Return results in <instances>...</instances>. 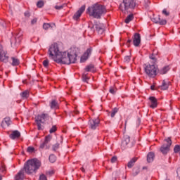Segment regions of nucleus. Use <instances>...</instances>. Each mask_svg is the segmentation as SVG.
<instances>
[{"label": "nucleus", "mask_w": 180, "mask_h": 180, "mask_svg": "<svg viewBox=\"0 0 180 180\" xmlns=\"http://www.w3.org/2000/svg\"><path fill=\"white\" fill-rule=\"evenodd\" d=\"M41 167V162L37 159H31L27 160L22 169L15 175V180L25 179V172L27 175H32V174H36L37 169Z\"/></svg>", "instance_id": "obj_1"}, {"label": "nucleus", "mask_w": 180, "mask_h": 180, "mask_svg": "<svg viewBox=\"0 0 180 180\" xmlns=\"http://www.w3.org/2000/svg\"><path fill=\"white\" fill-rule=\"evenodd\" d=\"M86 13L95 19H101L106 13V8L99 4H95L88 7Z\"/></svg>", "instance_id": "obj_2"}, {"label": "nucleus", "mask_w": 180, "mask_h": 180, "mask_svg": "<svg viewBox=\"0 0 180 180\" xmlns=\"http://www.w3.org/2000/svg\"><path fill=\"white\" fill-rule=\"evenodd\" d=\"M64 52L60 51V47L58 46V44L53 43L52 44L48 50V54L49 58L56 61V63H58V60L63 58V53Z\"/></svg>", "instance_id": "obj_3"}, {"label": "nucleus", "mask_w": 180, "mask_h": 180, "mask_svg": "<svg viewBox=\"0 0 180 180\" xmlns=\"http://www.w3.org/2000/svg\"><path fill=\"white\" fill-rule=\"evenodd\" d=\"M77 61V53H70L64 51L62 55V59L58 60V64H74Z\"/></svg>", "instance_id": "obj_4"}, {"label": "nucleus", "mask_w": 180, "mask_h": 180, "mask_svg": "<svg viewBox=\"0 0 180 180\" xmlns=\"http://www.w3.org/2000/svg\"><path fill=\"white\" fill-rule=\"evenodd\" d=\"M136 1L137 0H123L119 8L122 12H126L128 9H134L137 5Z\"/></svg>", "instance_id": "obj_5"}, {"label": "nucleus", "mask_w": 180, "mask_h": 180, "mask_svg": "<svg viewBox=\"0 0 180 180\" xmlns=\"http://www.w3.org/2000/svg\"><path fill=\"white\" fill-rule=\"evenodd\" d=\"M157 67L155 65L146 64L144 65V71L150 78H155L157 77Z\"/></svg>", "instance_id": "obj_6"}, {"label": "nucleus", "mask_w": 180, "mask_h": 180, "mask_svg": "<svg viewBox=\"0 0 180 180\" xmlns=\"http://www.w3.org/2000/svg\"><path fill=\"white\" fill-rule=\"evenodd\" d=\"M49 117V115L47 114H41L35 117V123L37 126L38 130H43L44 129V122H46V119Z\"/></svg>", "instance_id": "obj_7"}, {"label": "nucleus", "mask_w": 180, "mask_h": 180, "mask_svg": "<svg viewBox=\"0 0 180 180\" xmlns=\"http://www.w3.org/2000/svg\"><path fill=\"white\" fill-rule=\"evenodd\" d=\"M172 144V141L171 140V138H167L164 140V143L160 148V152L163 153L165 155V154H167L169 151V148L171 147V145Z\"/></svg>", "instance_id": "obj_8"}, {"label": "nucleus", "mask_w": 180, "mask_h": 180, "mask_svg": "<svg viewBox=\"0 0 180 180\" xmlns=\"http://www.w3.org/2000/svg\"><path fill=\"white\" fill-rule=\"evenodd\" d=\"M95 30L98 34H103V33H105V25L96 22L91 27V30Z\"/></svg>", "instance_id": "obj_9"}, {"label": "nucleus", "mask_w": 180, "mask_h": 180, "mask_svg": "<svg viewBox=\"0 0 180 180\" xmlns=\"http://www.w3.org/2000/svg\"><path fill=\"white\" fill-rule=\"evenodd\" d=\"M100 123H101V120L99 119V117H96L89 120V126L90 129H91L92 130H96V127L99 126Z\"/></svg>", "instance_id": "obj_10"}, {"label": "nucleus", "mask_w": 180, "mask_h": 180, "mask_svg": "<svg viewBox=\"0 0 180 180\" xmlns=\"http://www.w3.org/2000/svg\"><path fill=\"white\" fill-rule=\"evenodd\" d=\"M8 60H9V56L5 51H4V48L2 45H0V61H3V63H8Z\"/></svg>", "instance_id": "obj_11"}, {"label": "nucleus", "mask_w": 180, "mask_h": 180, "mask_svg": "<svg viewBox=\"0 0 180 180\" xmlns=\"http://www.w3.org/2000/svg\"><path fill=\"white\" fill-rule=\"evenodd\" d=\"M133 43L135 47H139V46H140V43H141V36L140 35V34L135 33L134 36Z\"/></svg>", "instance_id": "obj_12"}, {"label": "nucleus", "mask_w": 180, "mask_h": 180, "mask_svg": "<svg viewBox=\"0 0 180 180\" xmlns=\"http://www.w3.org/2000/svg\"><path fill=\"white\" fill-rule=\"evenodd\" d=\"M171 82L168 79H165L162 82V85L160 86V89L163 91H167L171 88Z\"/></svg>", "instance_id": "obj_13"}, {"label": "nucleus", "mask_w": 180, "mask_h": 180, "mask_svg": "<svg viewBox=\"0 0 180 180\" xmlns=\"http://www.w3.org/2000/svg\"><path fill=\"white\" fill-rule=\"evenodd\" d=\"M85 11V6H82L74 15L73 16V19H75V20H78V19H79V18L81 17V15H82V13H84V11Z\"/></svg>", "instance_id": "obj_14"}, {"label": "nucleus", "mask_w": 180, "mask_h": 180, "mask_svg": "<svg viewBox=\"0 0 180 180\" xmlns=\"http://www.w3.org/2000/svg\"><path fill=\"white\" fill-rule=\"evenodd\" d=\"M149 101L150 102V108L152 109H155L157 106H158V100L155 96H150L149 97Z\"/></svg>", "instance_id": "obj_15"}, {"label": "nucleus", "mask_w": 180, "mask_h": 180, "mask_svg": "<svg viewBox=\"0 0 180 180\" xmlns=\"http://www.w3.org/2000/svg\"><path fill=\"white\" fill-rule=\"evenodd\" d=\"M51 141V136L48 135L45 137L44 141L40 145V148H44L46 147V149L50 148V146H47L48 143H50Z\"/></svg>", "instance_id": "obj_16"}, {"label": "nucleus", "mask_w": 180, "mask_h": 180, "mask_svg": "<svg viewBox=\"0 0 180 180\" xmlns=\"http://www.w3.org/2000/svg\"><path fill=\"white\" fill-rule=\"evenodd\" d=\"M91 54H92V48H89L81 58V62L84 63V61H86Z\"/></svg>", "instance_id": "obj_17"}, {"label": "nucleus", "mask_w": 180, "mask_h": 180, "mask_svg": "<svg viewBox=\"0 0 180 180\" xmlns=\"http://www.w3.org/2000/svg\"><path fill=\"white\" fill-rule=\"evenodd\" d=\"M11 140H16V139L20 138V132L18 130L12 131L11 134L9 135Z\"/></svg>", "instance_id": "obj_18"}, {"label": "nucleus", "mask_w": 180, "mask_h": 180, "mask_svg": "<svg viewBox=\"0 0 180 180\" xmlns=\"http://www.w3.org/2000/svg\"><path fill=\"white\" fill-rule=\"evenodd\" d=\"M152 21H153L154 23H158L161 25H167V20H161V18H160V16L153 18Z\"/></svg>", "instance_id": "obj_19"}, {"label": "nucleus", "mask_w": 180, "mask_h": 180, "mask_svg": "<svg viewBox=\"0 0 180 180\" xmlns=\"http://www.w3.org/2000/svg\"><path fill=\"white\" fill-rule=\"evenodd\" d=\"M11 123H12V121H11L10 117H6L1 122V127H6L11 126Z\"/></svg>", "instance_id": "obj_20"}, {"label": "nucleus", "mask_w": 180, "mask_h": 180, "mask_svg": "<svg viewBox=\"0 0 180 180\" xmlns=\"http://www.w3.org/2000/svg\"><path fill=\"white\" fill-rule=\"evenodd\" d=\"M56 27V24L54 23H44L43 25V29L44 30H48V29H54Z\"/></svg>", "instance_id": "obj_21"}, {"label": "nucleus", "mask_w": 180, "mask_h": 180, "mask_svg": "<svg viewBox=\"0 0 180 180\" xmlns=\"http://www.w3.org/2000/svg\"><path fill=\"white\" fill-rule=\"evenodd\" d=\"M51 109H58V102L56 100H52L50 103Z\"/></svg>", "instance_id": "obj_22"}, {"label": "nucleus", "mask_w": 180, "mask_h": 180, "mask_svg": "<svg viewBox=\"0 0 180 180\" xmlns=\"http://www.w3.org/2000/svg\"><path fill=\"white\" fill-rule=\"evenodd\" d=\"M155 155H154V153L150 152L147 155V161L148 162H153L154 161Z\"/></svg>", "instance_id": "obj_23"}, {"label": "nucleus", "mask_w": 180, "mask_h": 180, "mask_svg": "<svg viewBox=\"0 0 180 180\" xmlns=\"http://www.w3.org/2000/svg\"><path fill=\"white\" fill-rule=\"evenodd\" d=\"M138 158H133L127 165L128 168H132L134 166V163L137 161Z\"/></svg>", "instance_id": "obj_24"}, {"label": "nucleus", "mask_w": 180, "mask_h": 180, "mask_svg": "<svg viewBox=\"0 0 180 180\" xmlns=\"http://www.w3.org/2000/svg\"><path fill=\"white\" fill-rule=\"evenodd\" d=\"M130 143V136H125L124 137V140L122 141V145L123 146H127Z\"/></svg>", "instance_id": "obj_25"}, {"label": "nucleus", "mask_w": 180, "mask_h": 180, "mask_svg": "<svg viewBox=\"0 0 180 180\" xmlns=\"http://www.w3.org/2000/svg\"><path fill=\"white\" fill-rule=\"evenodd\" d=\"M11 60H12V65L13 67H16V65H19L20 64V61H19V59L16 58H11Z\"/></svg>", "instance_id": "obj_26"}, {"label": "nucleus", "mask_w": 180, "mask_h": 180, "mask_svg": "<svg viewBox=\"0 0 180 180\" xmlns=\"http://www.w3.org/2000/svg\"><path fill=\"white\" fill-rule=\"evenodd\" d=\"M169 71V67L165 66L160 70V73L162 75H164V74H167Z\"/></svg>", "instance_id": "obj_27"}, {"label": "nucleus", "mask_w": 180, "mask_h": 180, "mask_svg": "<svg viewBox=\"0 0 180 180\" xmlns=\"http://www.w3.org/2000/svg\"><path fill=\"white\" fill-rule=\"evenodd\" d=\"M134 18V16L133 15V14H129L125 19V23L128 24L130 23V22H131L132 19Z\"/></svg>", "instance_id": "obj_28"}, {"label": "nucleus", "mask_w": 180, "mask_h": 180, "mask_svg": "<svg viewBox=\"0 0 180 180\" xmlns=\"http://www.w3.org/2000/svg\"><path fill=\"white\" fill-rule=\"evenodd\" d=\"M22 98H29V91H25L20 94Z\"/></svg>", "instance_id": "obj_29"}, {"label": "nucleus", "mask_w": 180, "mask_h": 180, "mask_svg": "<svg viewBox=\"0 0 180 180\" xmlns=\"http://www.w3.org/2000/svg\"><path fill=\"white\" fill-rule=\"evenodd\" d=\"M118 110H119V109H117V108H115L112 110V112H111V113H110V117H115V115L117 114V112H118Z\"/></svg>", "instance_id": "obj_30"}, {"label": "nucleus", "mask_w": 180, "mask_h": 180, "mask_svg": "<svg viewBox=\"0 0 180 180\" xmlns=\"http://www.w3.org/2000/svg\"><path fill=\"white\" fill-rule=\"evenodd\" d=\"M56 160H57V158H56V155H50L49 156V161L50 162H56Z\"/></svg>", "instance_id": "obj_31"}, {"label": "nucleus", "mask_w": 180, "mask_h": 180, "mask_svg": "<svg viewBox=\"0 0 180 180\" xmlns=\"http://www.w3.org/2000/svg\"><path fill=\"white\" fill-rule=\"evenodd\" d=\"M60 148V143H57L52 146L53 151H57Z\"/></svg>", "instance_id": "obj_32"}, {"label": "nucleus", "mask_w": 180, "mask_h": 180, "mask_svg": "<svg viewBox=\"0 0 180 180\" xmlns=\"http://www.w3.org/2000/svg\"><path fill=\"white\" fill-rule=\"evenodd\" d=\"M37 8H43L44 6V2L43 1H39L37 3Z\"/></svg>", "instance_id": "obj_33"}, {"label": "nucleus", "mask_w": 180, "mask_h": 180, "mask_svg": "<svg viewBox=\"0 0 180 180\" xmlns=\"http://www.w3.org/2000/svg\"><path fill=\"white\" fill-rule=\"evenodd\" d=\"M86 71L87 72H89V71H92V70H94V66L93 65H87L85 68Z\"/></svg>", "instance_id": "obj_34"}, {"label": "nucleus", "mask_w": 180, "mask_h": 180, "mask_svg": "<svg viewBox=\"0 0 180 180\" xmlns=\"http://www.w3.org/2000/svg\"><path fill=\"white\" fill-rule=\"evenodd\" d=\"M130 56H127L124 58V63H125V64H129V63H130Z\"/></svg>", "instance_id": "obj_35"}, {"label": "nucleus", "mask_w": 180, "mask_h": 180, "mask_svg": "<svg viewBox=\"0 0 180 180\" xmlns=\"http://www.w3.org/2000/svg\"><path fill=\"white\" fill-rule=\"evenodd\" d=\"M56 131H57V127H56V125H53L52 127V129L49 130V133L53 134V133H56Z\"/></svg>", "instance_id": "obj_36"}, {"label": "nucleus", "mask_w": 180, "mask_h": 180, "mask_svg": "<svg viewBox=\"0 0 180 180\" xmlns=\"http://www.w3.org/2000/svg\"><path fill=\"white\" fill-rule=\"evenodd\" d=\"M49 60L46 59L43 61V65L44 67H45L46 68H47V67H49Z\"/></svg>", "instance_id": "obj_37"}, {"label": "nucleus", "mask_w": 180, "mask_h": 180, "mask_svg": "<svg viewBox=\"0 0 180 180\" xmlns=\"http://www.w3.org/2000/svg\"><path fill=\"white\" fill-rule=\"evenodd\" d=\"M179 150H180L179 145H176L174 148V153H179Z\"/></svg>", "instance_id": "obj_38"}, {"label": "nucleus", "mask_w": 180, "mask_h": 180, "mask_svg": "<svg viewBox=\"0 0 180 180\" xmlns=\"http://www.w3.org/2000/svg\"><path fill=\"white\" fill-rule=\"evenodd\" d=\"M39 180H47V176L45 174H41Z\"/></svg>", "instance_id": "obj_39"}, {"label": "nucleus", "mask_w": 180, "mask_h": 180, "mask_svg": "<svg viewBox=\"0 0 180 180\" xmlns=\"http://www.w3.org/2000/svg\"><path fill=\"white\" fill-rule=\"evenodd\" d=\"M150 60H153L154 61H157V57H155V54H154V53H152L150 56Z\"/></svg>", "instance_id": "obj_40"}, {"label": "nucleus", "mask_w": 180, "mask_h": 180, "mask_svg": "<svg viewBox=\"0 0 180 180\" xmlns=\"http://www.w3.org/2000/svg\"><path fill=\"white\" fill-rule=\"evenodd\" d=\"M27 151L28 153H33L34 151V148L30 146L27 148Z\"/></svg>", "instance_id": "obj_41"}, {"label": "nucleus", "mask_w": 180, "mask_h": 180, "mask_svg": "<svg viewBox=\"0 0 180 180\" xmlns=\"http://www.w3.org/2000/svg\"><path fill=\"white\" fill-rule=\"evenodd\" d=\"M116 161H117V158L116 156H113L111 158V162L113 164L114 162H116Z\"/></svg>", "instance_id": "obj_42"}, {"label": "nucleus", "mask_w": 180, "mask_h": 180, "mask_svg": "<svg viewBox=\"0 0 180 180\" xmlns=\"http://www.w3.org/2000/svg\"><path fill=\"white\" fill-rule=\"evenodd\" d=\"M162 13H163V15H165V16H169V13H168L166 9H164L162 11Z\"/></svg>", "instance_id": "obj_43"}, {"label": "nucleus", "mask_w": 180, "mask_h": 180, "mask_svg": "<svg viewBox=\"0 0 180 180\" xmlns=\"http://www.w3.org/2000/svg\"><path fill=\"white\" fill-rule=\"evenodd\" d=\"M36 23H37V18H34L32 20L31 25H36Z\"/></svg>", "instance_id": "obj_44"}, {"label": "nucleus", "mask_w": 180, "mask_h": 180, "mask_svg": "<svg viewBox=\"0 0 180 180\" xmlns=\"http://www.w3.org/2000/svg\"><path fill=\"white\" fill-rule=\"evenodd\" d=\"M0 171L1 172H5V171H6V167H5V166H1V167L0 168Z\"/></svg>", "instance_id": "obj_45"}, {"label": "nucleus", "mask_w": 180, "mask_h": 180, "mask_svg": "<svg viewBox=\"0 0 180 180\" xmlns=\"http://www.w3.org/2000/svg\"><path fill=\"white\" fill-rule=\"evenodd\" d=\"M55 9H57V10L63 9V6H56Z\"/></svg>", "instance_id": "obj_46"}, {"label": "nucleus", "mask_w": 180, "mask_h": 180, "mask_svg": "<svg viewBox=\"0 0 180 180\" xmlns=\"http://www.w3.org/2000/svg\"><path fill=\"white\" fill-rule=\"evenodd\" d=\"M88 78L86 76H83V81L84 82H88Z\"/></svg>", "instance_id": "obj_47"}, {"label": "nucleus", "mask_w": 180, "mask_h": 180, "mask_svg": "<svg viewBox=\"0 0 180 180\" xmlns=\"http://www.w3.org/2000/svg\"><path fill=\"white\" fill-rule=\"evenodd\" d=\"M155 88V85H151V86H150V89H151V91H154Z\"/></svg>", "instance_id": "obj_48"}, {"label": "nucleus", "mask_w": 180, "mask_h": 180, "mask_svg": "<svg viewBox=\"0 0 180 180\" xmlns=\"http://www.w3.org/2000/svg\"><path fill=\"white\" fill-rule=\"evenodd\" d=\"M110 92L112 95H115L116 94V91H110Z\"/></svg>", "instance_id": "obj_49"}, {"label": "nucleus", "mask_w": 180, "mask_h": 180, "mask_svg": "<svg viewBox=\"0 0 180 180\" xmlns=\"http://www.w3.org/2000/svg\"><path fill=\"white\" fill-rule=\"evenodd\" d=\"M49 174L50 175H53V174H54V172H53V171H51V172H49Z\"/></svg>", "instance_id": "obj_50"}, {"label": "nucleus", "mask_w": 180, "mask_h": 180, "mask_svg": "<svg viewBox=\"0 0 180 180\" xmlns=\"http://www.w3.org/2000/svg\"><path fill=\"white\" fill-rule=\"evenodd\" d=\"M81 171H82V172H85V169L84 167H82Z\"/></svg>", "instance_id": "obj_51"}, {"label": "nucleus", "mask_w": 180, "mask_h": 180, "mask_svg": "<svg viewBox=\"0 0 180 180\" xmlns=\"http://www.w3.org/2000/svg\"><path fill=\"white\" fill-rule=\"evenodd\" d=\"M25 16H30L29 13H25Z\"/></svg>", "instance_id": "obj_52"}, {"label": "nucleus", "mask_w": 180, "mask_h": 180, "mask_svg": "<svg viewBox=\"0 0 180 180\" xmlns=\"http://www.w3.org/2000/svg\"><path fill=\"white\" fill-rule=\"evenodd\" d=\"M75 115H78L79 112L78 111H75Z\"/></svg>", "instance_id": "obj_53"}, {"label": "nucleus", "mask_w": 180, "mask_h": 180, "mask_svg": "<svg viewBox=\"0 0 180 180\" xmlns=\"http://www.w3.org/2000/svg\"><path fill=\"white\" fill-rule=\"evenodd\" d=\"M128 43H131V39L128 40Z\"/></svg>", "instance_id": "obj_54"}, {"label": "nucleus", "mask_w": 180, "mask_h": 180, "mask_svg": "<svg viewBox=\"0 0 180 180\" xmlns=\"http://www.w3.org/2000/svg\"><path fill=\"white\" fill-rule=\"evenodd\" d=\"M0 180H2V175L0 174Z\"/></svg>", "instance_id": "obj_55"}, {"label": "nucleus", "mask_w": 180, "mask_h": 180, "mask_svg": "<svg viewBox=\"0 0 180 180\" xmlns=\"http://www.w3.org/2000/svg\"><path fill=\"white\" fill-rule=\"evenodd\" d=\"M110 91H113V89H110Z\"/></svg>", "instance_id": "obj_56"}]
</instances>
